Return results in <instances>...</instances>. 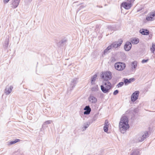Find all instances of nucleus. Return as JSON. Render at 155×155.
Instances as JSON below:
<instances>
[{
	"label": "nucleus",
	"mask_w": 155,
	"mask_h": 155,
	"mask_svg": "<svg viewBox=\"0 0 155 155\" xmlns=\"http://www.w3.org/2000/svg\"><path fill=\"white\" fill-rule=\"evenodd\" d=\"M66 40L65 39H63V40H62L61 42V43L62 44H63V43H64L65 42H66Z\"/></svg>",
	"instance_id": "72a5a7b5"
},
{
	"label": "nucleus",
	"mask_w": 155,
	"mask_h": 155,
	"mask_svg": "<svg viewBox=\"0 0 155 155\" xmlns=\"http://www.w3.org/2000/svg\"><path fill=\"white\" fill-rule=\"evenodd\" d=\"M134 80V79L132 78H131L128 79L129 81L130 82V83L133 80Z\"/></svg>",
	"instance_id": "c9c22d12"
},
{
	"label": "nucleus",
	"mask_w": 155,
	"mask_h": 155,
	"mask_svg": "<svg viewBox=\"0 0 155 155\" xmlns=\"http://www.w3.org/2000/svg\"><path fill=\"white\" fill-rule=\"evenodd\" d=\"M114 67L115 69L117 70L121 71L123 70L125 68L126 64L124 63L118 62L115 64Z\"/></svg>",
	"instance_id": "20e7f679"
},
{
	"label": "nucleus",
	"mask_w": 155,
	"mask_h": 155,
	"mask_svg": "<svg viewBox=\"0 0 155 155\" xmlns=\"http://www.w3.org/2000/svg\"><path fill=\"white\" fill-rule=\"evenodd\" d=\"M130 155H140L139 151L137 150H133Z\"/></svg>",
	"instance_id": "412c9836"
},
{
	"label": "nucleus",
	"mask_w": 155,
	"mask_h": 155,
	"mask_svg": "<svg viewBox=\"0 0 155 155\" xmlns=\"http://www.w3.org/2000/svg\"><path fill=\"white\" fill-rule=\"evenodd\" d=\"M124 83L125 85L130 83V82L129 81V80L127 79H124Z\"/></svg>",
	"instance_id": "cd10ccee"
},
{
	"label": "nucleus",
	"mask_w": 155,
	"mask_h": 155,
	"mask_svg": "<svg viewBox=\"0 0 155 155\" xmlns=\"http://www.w3.org/2000/svg\"><path fill=\"white\" fill-rule=\"evenodd\" d=\"M131 43L129 41H127L124 45V48L126 51H129L131 49Z\"/></svg>",
	"instance_id": "9d476101"
},
{
	"label": "nucleus",
	"mask_w": 155,
	"mask_h": 155,
	"mask_svg": "<svg viewBox=\"0 0 155 155\" xmlns=\"http://www.w3.org/2000/svg\"><path fill=\"white\" fill-rule=\"evenodd\" d=\"M148 61V59L145 60L143 59L142 61V63H145L147 62Z\"/></svg>",
	"instance_id": "473e14b6"
},
{
	"label": "nucleus",
	"mask_w": 155,
	"mask_h": 155,
	"mask_svg": "<svg viewBox=\"0 0 155 155\" xmlns=\"http://www.w3.org/2000/svg\"><path fill=\"white\" fill-rule=\"evenodd\" d=\"M149 136L148 133L146 131L141 134L137 135L136 136V140L138 142H141Z\"/></svg>",
	"instance_id": "7ed1b4c3"
},
{
	"label": "nucleus",
	"mask_w": 155,
	"mask_h": 155,
	"mask_svg": "<svg viewBox=\"0 0 155 155\" xmlns=\"http://www.w3.org/2000/svg\"><path fill=\"white\" fill-rule=\"evenodd\" d=\"M89 122H87L86 124H84V130H86L87 128L89 126Z\"/></svg>",
	"instance_id": "c85d7f7f"
},
{
	"label": "nucleus",
	"mask_w": 155,
	"mask_h": 155,
	"mask_svg": "<svg viewBox=\"0 0 155 155\" xmlns=\"http://www.w3.org/2000/svg\"><path fill=\"white\" fill-rule=\"evenodd\" d=\"M149 14L150 15V16H151L153 18L155 19V11L151 12Z\"/></svg>",
	"instance_id": "bb28decb"
},
{
	"label": "nucleus",
	"mask_w": 155,
	"mask_h": 155,
	"mask_svg": "<svg viewBox=\"0 0 155 155\" xmlns=\"http://www.w3.org/2000/svg\"><path fill=\"white\" fill-rule=\"evenodd\" d=\"M111 49L110 46H109L104 51L102 54V56L104 57L106 54L109 52V50Z\"/></svg>",
	"instance_id": "f3484780"
},
{
	"label": "nucleus",
	"mask_w": 155,
	"mask_h": 155,
	"mask_svg": "<svg viewBox=\"0 0 155 155\" xmlns=\"http://www.w3.org/2000/svg\"><path fill=\"white\" fill-rule=\"evenodd\" d=\"M84 109L85 110L84 112V114L86 115L89 114L91 110V108L89 106H86Z\"/></svg>",
	"instance_id": "ddd939ff"
},
{
	"label": "nucleus",
	"mask_w": 155,
	"mask_h": 155,
	"mask_svg": "<svg viewBox=\"0 0 155 155\" xmlns=\"http://www.w3.org/2000/svg\"><path fill=\"white\" fill-rule=\"evenodd\" d=\"M139 39L137 38H132L131 41V43L133 44H137L139 42Z\"/></svg>",
	"instance_id": "6ab92c4d"
},
{
	"label": "nucleus",
	"mask_w": 155,
	"mask_h": 155,
	"mask_svg": "<svg viewBox=\"0 0 155 155\" xmlns=\"http://www.w3.org/2000/svg\"><path fill=\"white\" fill-rule=\"evenodd\" d=\"M150 50L153 53L154 51H155V44H152V47L150 48Z\"/></svg>",
	"instance_id": "393cba45"
},
{
	"label": "nucleus",
	"mask_w": 155,
	"mask_h": 155,
	"mask_svg": "<svg viewBox=\"0 0 155 155\" xmlns=\"http://www.w3.org/2000/svg\"><path fill=\"white\" fill-rule=\"evenodd\" d=\"M77 82L78 79L76 78H74L71 80L70 86V90L71 91L73 89Z\"/></svg>",
	"instance_id": "1a4fd4ad"
},
{
	"label": "nucleus",
	"mask_w": 155,
	"mask_h": 155,
	"mask_svg": "<svg viewBox=\"0 0 155 155\" xmlns=\"http://www.w3.org/2000/svg\"><path fill=\"white\" fill-rule=\"evenodd\" d=\"M88 99L89 102L92 103H95L97 101V99L92 95H90Z\"/></svg>",
	"instance_id": "f8f14e48"
},
{
	"label": "nucleus",
	"mask_w": 155,
	"mask_h": 155,
	"mask_svg": "<svg viewBox=\"0 0 155 155\" xmlns=\"http://www.w3.org/2000/svg\"><path fill=\"white\" fill-rule=\"evenodd\" d=\"M103 85H101V89L104 93L109 92L110 90L111 87L112 85L108 81H105L103 82Z\"/></svg>",
	"instance_id": "f03ea898"
},
{
	"label": "nucleus",
	"mask_w": 155,
	"mask_h": 155,
	"mask_svg": "<svg viewBox=\"0 0 155 155\" xmlns=\"http://www.w3.org/2000/svg\"><path fill=\"white\" fill-rule=\"evenodd\" d=\"M97 75L96 74L94 75L91 78V83L92 84L94 83V82L96 80Z\"/></svg>",
	"instance_id": "aec40b11"
},
{
	"label": "nucleus",
	"mask_w": 155,
	"mask_h": 155,
	"mask_svg": "<svg viewBox=\"0 0 155 155\" xmlns=\"http://www.w3.org/2000/svg\"><path fill=\"white\" fill-rule=\"evenodd\" d=\"M52 122V120H47L45 121L44 124H50Z\"/></svg>",
	"instance_id": "7c9ffc66"
},
{
	"label": "nucleus",
	"mask_w": 155,
	"mask_h": 155,
	"mask_svg": "<svg viewBox=\"0 0 155 155\" xmlns=\"http://www.w3.org/2000/svg\"><path fill=\"white\" fill-rule=\"evenodd\" d=\"M20 140L19 139H16L15 140L13 141H11L9 142V144L10 145H12L14 143H15L18 142Z\"/></svg>",
	"instance_id": "5701e85b"
},
{
	"label": "nucleus",
	"mask_w": 155,
	"mask_h": 155,
	"mask_svg": "<svg viewBox=\"0 0 155 155\" xmlns=\"http://www.w3.org/2000/svg\"><path fill=\"white\" fill-rule=\"evenodd\" d=\"M19 3V2L14 0L12 2V8H16L18 6Z\"/></svg>",
	"instance_id": "dca6fc26"
},
{
	"label": "nucleus",
	"mask_w": 155,
	"mask_h": 155,
	"mask_svg": "<svg viewBox=\"0 0 155 155\" xmlns=\"http://www.w3.org/2000/svg\"><path fill=\"white\" fill-rule=\"evenodd\" d=\"M139 94V91H136L133 93L131 97V101L132 102H134L137 99Z\"/></svg>",
	"instance_id": "6e6552de"
},
{
	"label": "nucleus",
	"mask_w": 155,
	"mask_h": 155,
	"mask_svg": "<svg viewBox=\"0 0 155 155\" xmlns=\"http://www.w3.org/2000/svg\"><path fill=\"white\" fill-rule=\"evenodd\" d=\"M134 0H128L127 2H123L121 5V8L123 7L126 9H129L132 6Z\"/></svg>",
	"instance_id": "39448f33"
},
{
	"label": "nucleus",
	"mask_w": 155,
	"mask_h": 155,
	"mask_svg": "<svg viewBox=\"0 0 155 155\" xmlns=\"http://www.w3.org/2000/svg\"><path fill=\"white\" fill-rule=\"evenodd\" d=\"M10 0H4V2L5 3H7Z\"/></svg>",
	"instance_id": "f704fd0d"
},
{
	"label": "nucleus",
	"mask_w": 155,
	"mask_h": 155,
	"mask_svg": "<svg viewBox=\"0 0 155 155\" xmlns=\"http://www.w3.org/2000/svg\"><path fill=\"white\" fill-rule=\"evenodd\" d=\"M122 40L120 39L117 41L114 42L112 44L110 45V46L111 49L113 48H116L120 46L122 44Z\"/></svg>",
	"instance_id": "0eeeda50"
},
{
	"label": "nucleus",
	"mask_w": 155,
	"mask_h": 155,
	"mask_svg": "<svg viewBox=\"0 0 155 155\" xmlns=\"http://www.w3.org/2000/svg\"><path fill=\"white\" fill-rule=\"evenodd\" d=\"M128 122V119L127 116H123L121 117L119 123V128L122 133H124L129 128Z\"/></svg>",
	"instance_id": "f257e3e1"
},
{
	"label": "nucleus",
	"mask_w": 155,
	"mask_h": 155,
	"mask_svg": "<svg viewBox=\"0 0 155 155\" xmlns=\"http://www.w3.org/2000/svg\"><path fill=\"white\" fill-rule=\"evenodd\" d=\"M9 43V41L8 39L6 40L4 44V46L5 48H7L8 47Z\"/></svg>",
	"instance_id": "b1692460"
},
{
	"label": "nucleus",
	"mask_w": 155,
	"mask_h": 155,
	"mask_svg": "<svg viewBox=\"0 0 155 155\" xmlns=\"http://www.w3.org/2000/svg\"><path fill=\"white\" fill-rule=\"evenodd\" d=\"M140 33L143 35H148L149 34V31L145 29H141L139 31Z\"/></svg>",
	"instance_id": "4468645a"
},
{
	"label": "nucleus",
	"mask_w": 155,
	"mask_h": 155,
	"mask_svg": "<svg viewBox=\"0 0 155 155\" xmlns=\"http://www.w3.org/2000/svg\"><path fill=\"white\" fill-rule=\"evenodd\" d=\"M98 89V86L97 85H96L94 86V87H92L91 89V90L92 91H97Z\"/></svg>",
	"instance_id": "a878e982"
},
{
	"label": "nucleus",
	"mask_w": 155,
	"mask_h": 155,
	"mask_svg": "<svg viewBox=\"0 0 155 155\" xmlns=\"http://www.w3.org/2000/svg\"><path fill=\"white\" fill-rule=\"evenodd\" d=\"M146 19L148 21H151L154 20L153 18L149 14L146 18Z\"/></svg>",
	"instance_id": "4be33fe9"
},
{
	"label": "nucleus",
	"mask_w": 155,
	"mask_h": 155,
	"mask_svg": "<svg viewBox=\"0 0 155 155\" xmlns=\"http://www.w3.org/2000/svg\"><path fill=\"white\" fill-rule=\"evenodd\" d=\"M118 90H116L115 91L114 93H113V94L114 95H117V94H118Z\"/></svg>",
	"instance_id": "2f4dec72"
},
{
	"label": "nucleus",
	"mask_w": 155,
	"mask_h": 155,
	"mask_svg": "<svg viewBox=\"0 0 155 155\" xmlns=\"http://www.w3.org/2000/svg\"><path fill=\"white\" fill-rule=\"evenodd\" d=\"M137 64V61H135L132 62L131 63V67L132 70H135Z\"/></svg>",
	"instance_id": "a211bd4d"
},
{
	"label": "nucleus",
	"mask_w": 155,
	"mask_h": 155,
	"mask_svg": "<svg viewBox=\"0 0 155 155\" xmlns=\"http://www.w3.org/2000/svg\"><path fill=\"white\" fill-rule=\"evenodd\" d=\"M104 130L105 132H107L108 129V122L107 120H106L104 123Z\"/></svg>",
	"instance_id": "2eb2a0df"
},
{
	"label": "nucleus",
	"mask_w": 155,
	"mask_h": 155,
	"mask_svg": "<svg viewBox=\"0 0 155 155\" xmlns=\"http://www.w3.org/2000/svg\"><path fill=\"white\" fill-rule=\"evenodd\" d=\"M102 79L105 81H108L111 78V73L110 71H107L105 72H102L101 74Z\"/></svg>",
	"instance_id": "423d86ee"
},
{
	"label": "nucleus",
	"mask_w": 155,
	"mask_h": 155,
	"mask_svg": "<svg viewBox=\"0 0 155 155\" xmlns=\"http://www.w3.org/2000/svg\"><path fill=\"white\" fill-rule=\"evenodd\" d=\"M13 87L12 86H7L6 87L5 93L6 95H9L12 91Z\"/></svg>",
	"instance_id": "9b49d317"
},
{
	"label": "nucleus",
	"mask_w": 155,
	"mask_h": 155,
	"mask_svg": "<svg viewBox=\"0 0 155 155\" xmlns=\"http://www.w3.org/2000/svg\"><path fill=\"white\" fill-rule=\"evenodd\" d=\"M124 85V82H120L117 85V87H120L122 86H123Z\"/></svg>",
	"instance_id": "c756f323"
}]
</instances>
